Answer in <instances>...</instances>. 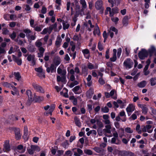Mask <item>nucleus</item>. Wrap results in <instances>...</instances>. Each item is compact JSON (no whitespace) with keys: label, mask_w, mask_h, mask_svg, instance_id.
I'll return each instance as SVG.
<instances>
[{"label":"nucleus","mask_w":156,"mask_h":156,"mask_svg":"<svg viewBox=\"0 0 156 156\" xmlns=\"http://www.w3.org/2000/svg\"><path fill=\"white\" fill-rule=\"evenodd\" d=\"M148 55V52L145 49H142L138 54V56L141 59H144Z\"/></svg>","instance_id":"obj_1"},{"label":"nucleus","mask_w":156,"mask_h":156,"mask_svg":"<svg viewBox=\"0 0 156 156\" xmlns=\"http://www.w3.org/2000/svg\"><path fill=\"white\" fill-rule=\"evenodd\" d=\"M83 25L87 27V28L89 31H91V28H93L94 27V25L92 24L91 21L90 20H89L87 21L86 20V22L84 23Z\"/></svg>","instance_id":"obj_2"},{"label":"nucleus","mask_w":156,"mask_h":156,"mask_svg":"<svg viewBox=\"0 0 156 156\" xmlns=\"http://www.w3.org/2000/svg\"><path fill=\"white\" fill-rule=\"evenodd\" d=\"M32 86L37 91L42 93H44V90L39 85L35 83H33L32 84Z\"/></svg>","instance_id":"obj_3"},{"label":"nucleus","mask_w":156,"mask_h":156,"mask_svg":"<svg viewBox=\"0 0 156 156\" xmlns=\"http://www.w3.org/2000/svg\"><path fill=\"white\" fill-rule=\"evenodd\" d=\"M123 64L126 69H130L131 68L132 66L133 65V62L131 61L130 59L128 58L125 61Z\"/></svg>","instance_id":"obj_4"},{"label":"nucleus","mask_w":156,"mask_h":156,"mask_svg":"<svg viewBox=\"0 0 156 156\" xmlns=\"http://www.w3.org/2000/svg\"><path fill=\"white\" fill-rule=\"evenodd\" d=\"M57 73L58 74L61 75L62 78H66L65 76L66 73V70L65 69H62L61 66L58 68Z\"/></svg>","instance_id":"obj_5"},{"label":"nucleus","mask_w":156,"mask_h":156,"mask_svg":"<svg viewBox=\"0 0 156 156\" xmlns=\"http://www.w3.org/2000/svg\"><path fill=\"white\" fill-rule=\"evenodd\" d=\"M102 6L103 2L101 0L97 1L95 4V7L97 10L103 9Z\"/></svg>","instance_id":"obj_6"},{"label":"nucleus","mask_w":156,"mask_h":156,"mask_svg":"<svg viewBox=\"0 0 156 156\" xmlns=\"http://www.w3.org/2000/svg\"><path fill=\"white\" fill-rule=\"evenodd\" d=\"M27 59L29 61H31V65L34 66L35 65L36 60L35 59L34 55H28Z\"/></svg>","instance_id":"obj_7"},{"label":"nucleus","mask_w":156,"mask_h":156,"mask_svg":"<svg viewBox=\"0 0 156 156\" xmlns=\"http://www.w3.org/2000/svg\"><path fill=\"white\" fill-rule=\"evenodd\" d=\"M9 141L7 140L5 141L4 144L3 150H5L4 151L8 152L10 150V146L9 145Z\"/></svg>","instance_id":"obj_8"},{"label":"nucleus","mask_w":156,"mask_h":156,"mask_svg":"<svg viewBox=\"0 0 156 156\" xmlns=\"http://www.w3.org/2000/svg\"><path fill=\"white\" fill-rule=\"evenodd\" d=\"M75 77L74 75H71L70 77V80L73 82L71 83L69 85L71 88L73 87L76 85H77L79 83V82L76 80H75Z\"/></svg>","instance_id":"obj_9"},{"label":"nucleus","mask_w":156,"mask_h":156,"mask_svg":"<svg viewBox=\"0 0 156 156\" xmlns=\"http://www.w3.org/2000/svg\"><path fill=\"white\" fill-rule=\"evenodd\" d=\"M45 66L47 67L46 71L48 73H49L50 72L53 73L56 71V67L53 64H51L50 67H47V65H45Z\"/></svg>","instance_id":"obj_10"},{"label":"nucleus","mask_w":156,"mask_h":156,"mask_svg":"<svg viewBox=\"0 0 156 156\" xmlns=\"http://www.w3.org/2000/svg\"><path fill=\"white\" fill-rule=\"evenodd\" d=\"M14 131L15 133V136L16 139L18 140L20 139L21 137L20 129L19 128H15Z\"/></svg>","instance_id":"obj_11"},{"label":"nucleus","mask_w":156,"mask_h":156,"mask_svg":"<svg viewBox=\"0 0 156 156\" xmlns=\"http://www.w3.org/2000/svg\"><path fill=\"white\" fill-rule=\"evenodd\" d=\"M135 109V106L132 104H129L126 108V111L128 114L129 116L130 115L129 113L132 112Z\"/></svg>","instance_id":"obj_12"},{"label":"nucleus","mask_w":156,"mask_h":156,"mask_svg":"<svg viewBox=\"0 0 156 156\" xmlns=\"http://www.w3.org/2000/svg\"><path fill=\"white\" fill-rule=\"evenodd\" d=\"M93 149L97 153L101 154L102 155L104 154L105 151L104 149L100 147H95L93 148Z\"/></svg>","instance_id":"obj_13"},{"label":"nucleus","mask_w":156,"mask_h":156,"mask_svg":"<svg viewBox=\"0 0 156 156\" xmlns=\"http://www.w3.org/2000/svg\"><path fill=\"white\" fill-rule=\"evenodd\" d=\"M148 53L150 56L151 57L153 55H156V49L154 46H151L148 50Z\"/></svg>","instance_id":"obj_14"},{"label":"nucleus","mask_w":156,"mask_h":156,"mask_svg":"<svg viewBox=\"0 0 156 156\" xmlns=\"http://www.w3.org/2000/svg\"><path fill=\"white\" fill-rule=\"evenodd\" d=\"M34 98L35 100V101L37 102H40L43 101L44 98L43 96H37L35 95V94H34Z\"/></svg>","instance_id":"obj_15"},{"label":"nucleus","mask_w":156,"mask_h":156,"mask_svg":"<svg viewBox=\"0 0 156 156\" xmlns=\"http://www.w3.org/2000/svg\"><path fill=\"white\" fill-rule=\"evenodd\" d=\"M13 60L16 62L18 65L20 66L22 64V61L21 59L16 57L15 55H12Z\"/></svg>","instance_id":"obj_16"},{"label":"nucleus","mask_w":156,"mask_h":156,"mask_svg":"<svg viewBox=\"0 0 156 156\" xmlns=\"http://www.w3.org/2000/svg\"><path fill=\"white\" fill-rule=\"evenodd\" d=\"M26 93L27 94L28 99L30 101H33L34 100V98H33L31 91L30 90H27L26 91Z\"/></svg>","instance_id":"obj_17"},{"label":"nucleus","mask_w":156,"mask_h":156,"mask_svg":"<svg viewBox=\"0 0 156 156\" xmlns=\"http://www.w3.org/2000/svg\"><path fill=\"white\" fill-rule=\"evenodd\" d=\"M111 124L107 125L105 126V128L104 129L103 131L108 133H111Z\"/></svg>","instance_id":"obj_18"},{"label":"nucleus","mask_w":156,"mask_h":156,"mask_svg":"<svg viewBox=\"0 0 156 156\" xmlns=\"http://www.w3.org/2000/svg\"><path fill=\"white\" fill-rule=\"evenodd\" d=\"M74 122L76 125L79 127L81 126V124L79 119L76 116L74 118Z\"/></svg>","instance_id":"obj_19"},{"label":"nucleus","mask_w":156,"mask_h":156,"mask_svg":"<svg viewBox=\"0 0 156 156\" xmlns=\"http://www.w3.org/2000/svg\"><path fill=\"white\" fill-rule=\"evenodd\" d=\"M93 93L94 90L92 87H90L89 90L86 93V95L87 97L89 98H90Z\"/></svg>","instance_id":"obj_20"},{"label":"nucleus","mask_w":156,"mask_h":156,"mask_svg":"<svg viewBox=\"0 0 156 156\" xmlns=\"http://www.w3.org/2000/svg\"><path fill=\"white\" fill-rule=\"evenodd\" d=\"M116 52H117V50L115 49H114L113 50V57L112 58H110V60L112 62H115V61L116 60Z\"/></svg>","instance_id":"obj_21"},{"label":"nucleus","mask_w":156,"mask_h":156,"mask_svg":"<svg viewBox=\"0 0 156 156\" xmlns=\"http://www.w3.org/2000/svg\"><path fill=\"white\" fill-rule=\"evenodd\" d=\"M108 2L112 4V7L113 6L114 4L117 5L120 3V0H108Z\"/></svg>","instance_id":"obj_22"},{"label":"nucleus","mask_w":156,"mask_h":156,"mask_svg":"<svg viewBox=\"0 0 156 156\" xmlns=\"http://www.w3.org/2000/svg\"><path fill=\"white\" fill-rule=\"evenodd\" d=\"M92 78V76L91 75H89L88 77L87 78V80L88 83H87V85L88 87H90L92 85V82L91 81Z\"/></svg>","instance_id":"obj_23"},{"label":"nucleus","mask_w":156,"mask_h":156,"mask_svg":"<svg viewBox=\"0 0 156 156\" xmlns=\"http://www.w3.org/2000/svg\"><path fill=\"white\" fill-rule=\"evenodd\" d=\"M122 23L124 26H126L128 23V16H126L122 20Z\"/></svg>","instance_id":"obj_24"},{"label":"nucleus","mask_w":156,"mask_h":156,"mask_svg":"<svg viewBox=\"0 0 156 156\" xmlns=\"http://www.w3.org/2000/svg\"><path fill=\"white\" fill-rule=\"evenodd\" d=\"M94 34L96 35L97 34L98 35H99L100 34V32L99 27L98 26L95 27L94 28V30L93 32Z\"/></svg>","instance_id":"obj_25"},{"label":"nucleus","mask_w":156,"mask_h":156,"mask_svg":"<svg viewBox=\"0 0 156 156\" xmlns=\"http://www.w3.org/2000/svg\"><path fill=\"white\" fill-rule=\"evenodd\" d=\"M11 87L13 88V90H14V91H11L12 94L13 95H18L19 94V92L16 87L14 86L13 85L11 86Z\"/></svg>","instance_id":"obj_26"},{"label":"nucleus","mask_w":156,"mask_h":156,"mask_svg":"<svg viewBox=\"0 0 156 156\" xmlns=\"http://www.w3.org/2000/svg\"><path fill=\"white\" fill-rule=\"evenodd\" d=\"M82 52L83 53L84 55L86 58H89V56H87L86 55H87L89 54L90 53V51L89 50L87 49H83L82 50Z\"/></svg>","instance_id":"obj_27"},{"label":"nucleus","mask_w":156,"mask_h":156,"mask_svg":"<svg viewBox=\"0 0 156 156\" xmlns=\"http://www.w3.org/2000/svg\"><path fill=\"white\" fill-rule=\"evenodd\" d=\"M17 149L20 150L19 152L21 153L24 152L25 151V149H23V146L21 144L19 145L18 146Z\"/></svg>","instance_id":"obj_28"},{"label":"nucleus","mask_w":156,"mask_h":156,"mask_svg":"<svg viewBox=\"0 0 156 156\" xmlns=\"http://www.w3.org/2000/svg\"><path fill=\"white\" fill-rule=\"evenodd\" d=\"M27 37L29 40H34L36 38V36L35 34L34 35L30 34L29 35H27Z\"/></svg>","instance_id":"obj_29"},{"label":"nucleus","mask_w":156,"mask_h":156,"mask_svg":"<svg viewBox=\"0 0 156 156\" xmlns=\"http://www.w3.org/2000/svg\"><path fill=\"white\" fill-rule=\"evenodd\" d=\"M57 27V24L56 23H55L54 24L50 26L49 27V29L50 30V31L48 32L49 34H50L52 30L54 29H56Z\"/></svg>","instance_id":"obj_30"},{"label":"nucleus","mask_w":156,"mask_h":156,"mask_svg":"<svg viewBox=\"0 0 156 156\" xmlns=\"http://www.w3.org/2000/svg\"><path fill=\"white\" fill-rule=\"evenodd\" d=\"M30 148H32L34 151H36L38 152L40 150V147L37 146L31 145L30 146Z\"/></svg>","instance_id":"obj_31"},{"label":"nucleus","mask_w":156,"mask_h":156,"mask_svg":"<svg viewBox=\"0 0 156 156\" xmlns=\"http://www.w3.org/2000/svg\"><path fill=\"white\" fill-rule=\"evenodd\" d=\"M127 151H120L119 152L118 154L121 156H127Z\"/></svg>","instance_id":"obj_32"},{"label":"nucleus","mask_w":156,"mask_h":156,"mask_svg":"<svg viewBox=\"0 0 156 156\" xmlns=\"http://www.w3.org/2000/svg\"><path fill=\"white\" fill-rule=\"evenodd\" d=\"M35 45L37 47L39 48L42 47V46L43 45V44L40 41V40H38L35 42Z\"/></svg>","instance_id":"obj_33"},{"label":"nucleus","mask_w":156,"mask_h":156,"mask_svg":"<svg viewBox=\"0 0 156 156\" xmlns=\"http://www.w3.org/2000/svg\"><path fill=\"white\" fill-rule=\"evenodd\" d=\"M146 83L145 81H143L138 83L137 86L140 88L144 87L146 85Z\"/></svg>","instance_id":"obj_34"},{"label":"nucleus","mask_w":156,"mask_h":156,"mask_svg":"<svg viewBox=\"0 0 156 156\" xmlns=\"http://www.w3.org/2000/svg\"><path fill=\"white\" fill-rule=\"evenodd\" d=\"M150 84L151 86H154L156 84V77L152 78L150 79Z\"/></svg>","instance_id":"obj_35"},{"label":"nucleus","mask_w":156,"mask_h":156,"mask_svg":"<svg viewBox=\"0 0 156 156\" xmlns=\"http://www.w3.org/2000/svg\"><path fill=\"white\" fill-rule=\"evenodd\" d=\"M28 134V128L27 126H26L24 128V135L23 137H25L26 138Z\"/></svg>","instance_id":"obj_36"},{"label":"nucleus","mask_w":156,"mask_h":156,"mask_svg":"<svg viewBox=\"0 0 156 156\" xmlns=\"http://www.w3.org/2000/svg\"><path fill=\"white\" fill-rule=\"evenodd\" d=\"M14 75L16 77V78L18 80H19L21 78V76L19 72H14Z\"/></svg>","instance_id":"obj_37"},{"label":"nucleus","mask_w":156,"mask_h":156,"mask_svg":"<svg viewBox=\"0 0 156 156\" xmlns=\"http://www.w3.org/2000/svg\"><path fill=\"white\" fill-rule=\"evenodd\" d=\"M80 4L82 5L83 8L84 9L86 8L87 4L85 0H80Z\"/></svg>","instance_id":"obj_38"},{"label":"nucleus","mask_w":156,"mask_h":156,"mask_svg":"<svg viewBox=\"0 0 156 156\" xmlns=\"http://www.w3.org/2000/svg\"><path fill=\"white\" fill-rule=\"evenodd\" d=\"M118 11L119 9L118 8H112V16L115 14L118 13Z\"/></svg>","instance_id":"obj_39"},{"label":"nucleus","mask_w":156,"mask_h":156,"mask_svg":"<svg viewBox=\"0 0 156 156\" xmlns=\"http://www.w3.org/2000/svg\"><path fill=\"white\" fill-rule=\"evenodd\" d=\"M101 111L104 113H107L109 112V109L107 107L105 106L101 108Z\"/></svg>","instance_id":"obj_40"},{"label":"nucleus","mask_w":156,"mask_h":156,"mask_svg":"<svg viewBox=\"0 0 156 156\" xmlns=\"http://www.w3.org/2000/svg\"><path fill=\"white\" fill-rule=\"evenodd\" d=\"M142 109L143 113L144 114H147L148 111V108L147 107H146L145 105L142 107Z\"/></svg>","instance_id":"obj_41"},{"label":"nucleus","mask_w":156,"mask_h":156,"mask_svg":"<svg viewBox=\"0 0 156 156\" xmlns=\"http://www.w3.org/2000/svg\"><path fill=\"white\" fill-rule=\"evenodd\" d=\"M80 87L79 86H77L73 89V91L75 93V94H77V92L79 90Z\"/></svg>","instance_id":"obj_42"},{"label":"nucleus","mask_w":156,"mask_h":156,"mask_svg":"<svg viewBox=\"0 0 156 156\" xmlns=\"http://www.w3.org/2000/svg\"><path fill=\"white\" fill-rule=\"evenodd\" d=\"M96 122L97 125L100 128H102L104 127V125L101 122L99 121V120H97L96 121Z\"/></svg>","instance_id":"obj_43"},{"label":"nucleus","mask_w":156,"mask_h":156,"mask_svg":"<svg viewBox=\"0 0 156 156\" xmlns=\"http://www.w3.org/2000/svg\"><path fill=\"white\" fill-rule=\"evenodd\" d=\"M9 119L12 121H16L18 120V118L17 117L13 115H12L9 117Z\"/></svg>","instance_id":"obj_44"},{"label":"nucleus","mask_w":156,"mask_h":156,"mask_svg":"<svg viewBox=\"0 0 156 156\" xmlns=\"http://www.w3.org/2000/svg\"><path fill=\"white\" fill-rule=\"evenodd\" d=\"M28 49L31 52L34 51L35 49L34 46L33 45H31L29 46L28 48Z\"/></svg>","instance_id":"obj_45"},{"label":"nucleus","mask_w":156,"mask_h":156,"mask_svg":"<svg viewBox=\"0 0 156 156\" xmlns=\"http://www.w3.org/2000/svg\"><path fill=\"white\" fill-rule=\"evenodd\" d=\"M64 22V21H63V29L65 30L69 28V24L68 23H65Z\"/></svg>","instance_id":"obj_46"},{"label":"nucleus","mask_w":156,"mask_h":156,"mask_svg":"<svg viewBox=\"0 0 156 156\" xmlns=\"http://www.w3.org/2000/svg\"><path fill=\"white\" fill-rule=\"evenodd\" d=\"M72 153L69 150H68L66 151L64 155V156H72Z\"/></svg>","instance_id":"obj_47"},{"label":"nucleus","mask_w":156,"mask_h":156,"mask_svg":"<svg viewBox=\"0 0 156 156\" xmlns=\"http://www.w3.org/2000/svg\"><path fill=\"white\" fill-rule=\"evenodd\" d=\"M117 138L115 137H113L112 138L111 140V143L112 144H120V142H116V139Z\"/></svg>","instance_id":"obj_48"},{"label":"nucleus","mask_w":156,"mask_h":156,"mask_svg":"<svg viewBox=\"0 0 156 156\" xmlns=\"http://www.w3.org/2000/svg\"><path fill=\"white\" fill-rule=\"evenodd\" d=\"M84 151L85 153L88 155H91L93 154L92 151L90 149L85 150H84Z\"/></svg>","instance_id":"obj_49"},{"label":"nucleus","mask_w":156,"mask_h":156,"mask_svg":"<svg viewBox=\"0 0 156 156\" xmlns=\"http://www.w3.org/2000/svg\"><path fill=\"white\" fill-rule=\"evenodd\" d=\"M62 146L65 148H66L67 147H68L69 144L68 143V142L67 140L65 141L62 143Z\"/></svg>","instance_id":"obj_50"},{"label":"nucleus","mask_w":156,"mask_h":156,"mask_svg":"<svg viewBox=\"0 0 156 156\" xmlns=\"http://www.w3.org/2000/svg\"><path fill=\"white\" fill-rule=\"evenodd\" d=\"M140 126L139 124H137L136 127V130L139 134H140L142 133V131L140 129Z\"/></svg>","instance_id":"obj_51"},{"label":"nucleus","mask_w":156,"mask_h":156,"mask_svg":"<svg viewBox=\"0 0 156 156\" xmlns=\"http://www.w3.org/2000/svg\"><path fill=\"white\" fill-rule=\"evenodd\" d=\"M125 132L127 133H133V130L129 127H127L125 129Z\"/></svg>","instance_id":"obj_52"},{"label":"nucleus","mask_w":156,"mask_h":156,"mask_svg":"<svg viewBox=\"0 0 156 156\" xmlns=\"http://www.w3.org/2000/svg\"><path fill=\"white\" fill-rule=\"evenodd\" d=\"M3 85L5 87H10L11 86H12L10 83H9L7 82H4L2 83Z\"/></svg>","instance_id":"obj_53"},{"label":"nucleus","mask_w":156,"mask_h":156,"mask_svg":"<svg viewBox=\"0 0 156 156\" xmlns=\"http://www.w3.org/2000/svg\"><path fill=\"white\" fill-rule=\"evenodd\" d=\"M2 30V34H9V31L5 28H3Z\"/></svg>","instance_id":"obj_54"},{"label":"nucleus","mask_w":156,"mask_h":156,"mask_svg":"<svg viewBox=\"0 0 156 156\" xmlns=\"http://www.w3.org/2000/svg\"><path fill=\"white\" fill-rule=\"evenodd\" d=\"M23 31L26 33V36H27V35H29L31 33V30L28 29H26L23 30Z\"/></svg>","instance_id":"obj_55"},{"label":"nucleus","mask_w":156,"mask_h":156,"mask_svg":"<svg viewBox=\"0 0 156 156\" xmlns=\"http://www.w3.org/2000/svg\"><path fill=\"white\" fill-rule=\"evenodd\" d=\"M61 41L62 39L61 38H59L58 40L57 39L55 42L56 45L58 47L60 45Z\"/></svg>","instance_id":"obj_56"},{"label":"nucleus","mask_w":156,"mask_h":156,"mask_svg":"<svg viewBox=\"0 0 156 156\" xmlns=\"http://www.w3.org/2000/svg\"><path fill=\"white\" fill-rule=\"evenodd\" d=\"M151 127L152 126L150 125H147L146 126V129L148 132L151 133L152 131V130H149Z\"/></svg>","instance_id":"obj_57"},{"label":"nucleus","mask_w":156,"mask_h":156,"mask_svg":"<svg viewBox=\"0 0 156 156\" xmlns=\"http://www.w3.org/2000/svg\"><path fill=\"white\" fill-rule=\"evenodd\" d=\"M9 36L12 39H14L16 37V34L15 32L13 31L12 34H9Z\"/></svg>","instance_id":"obj_58"},{"label":"nucleus","mask_w":156,"mask_h":156,"mask_svg":"<svg viewBox=\"0 0 156 156\" xmlns=\"http://www.w3.org/2000/svg\"><path fill=\"white\" fill-rule=\"evenodd\" d=\"M6 51L4 48L0 47V55L2 54H5Z\"/></svg>","instance_id":"obj_59"},{"label":"nucleus","mask_w":156,"mask_h":156,"mask_svg":"<svg viewBox=\"0 0 156 156\" xmlns=\"http://www.w3.org/2000/svg\"><path fill=\"white\" fill-rule=\"evenodd\" d=\"M98 82L100 84L102 85H103L105 83V81L102 78H99L98 80Z\"/></svg>","instance_id":"obj_60"},{"label":"nucleus","mask_w":156,"mask_h":156,"mask_svg":"<svg viewBox=\"0 0 156 156\" xmlns=\"http://www.w3.org/2000/svg\"><path fill=\"white\" fill-rule=\"evenodd\" d=\"M35 70L36 71L38 72L39 73H42L43 72V69L41 67H39L38 68H35Z\"/></svg>","instance_id":"obj_61"},{"label":"nucleus","mask_w":156,"mask_h":156,"mask_svg":"<svg viewBox=\"0 0 156 156\" xmlns=\"http://www.w3.org/2000/svg\"><path fill=\"white\" fill-rule=\"evenodd\" d=\"M122 50L121 48H119L118 49L117 51V56L118 58H119L121 55V53H122Z\"/></svg>","instance_id":"obj_62"},{"label":"nucleus","mask_w":156,"mask_h":156,"mask_svg":"<svg viewBox=\"0 0 156 156\" xmlns=\"http://www.w3.org/2000/svg\"><path fill=\"white\" fill-rule=\"evenodd\" d=\"M48 28H45L44 29L43 31L41 33V34H46L47 32H48L49 31H50V30H49L48 31Z\"/></svg>","instance_id":"obj_63"},{"label":"nucleus","mask_w":156,"mask_h":156,"mask_svg":"<svg viewBox=\"0 0 156 156\" xmlns=\"http://www.w3.org/2000/svg\"><path fill=\"white\" fill-rule=\"evenodd\" d=\"M38 49L39 51V53L44 54L45 51V49L43 47H40L38 48Z\"/></svg>","instance_id":"obj_64"}]
</instances>
